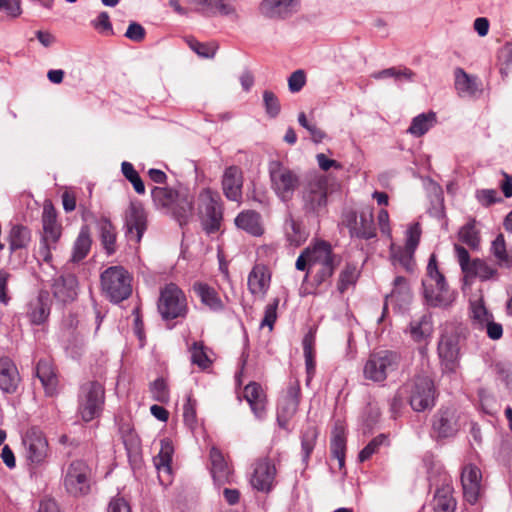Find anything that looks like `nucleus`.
Wrapping results in <instances>:
<instances>
[{"label":"nucleus","mask_w":512,"mask_h":512,"mask_svg":"<svg viewBox=\"0 0 512 512\" xmlns=\"http://www.w3.org/2000/svg\"><path fill=\"white\" fill-rule=\"evenodd\" d=\"M340 264V257L333 253L330 243L319 240L307 246L298 256L295 267L297 270H308L313 283L320 286L327 282Z\"/></svg>","instance_id":"obj_1"},{"label":"nucleus","mask_w":512,"mask_h":512,"mask_svg":"<svg viewBox=\"0 0 512 512\" xmlns=\"http://www.w3.org/2000/svg\"><path fill=\"white\" fill-rule=\"evenodd\" d=\"M422 285L426 303L431 307L447 308L456 299V292L449 288L444 275L439 271L435 254L429 258Z\"/></svg>","instance_id":"obj_2"},{"label":"nucleus","mask_w":512,"mask_h":512,"mask_svg":"<svg viewBox=\"0 0 512 512\" xmlns=\"http://www.w3.org/2000/svg\"><path fill=\"white\" fill-rule=\"evenodd\" d=\"M197 215L207 235L221 232L224 206L220 194L211 188H203L197 197Z\"/></svg>","instance_id":"obj_3"},{"label":"nucleus","mask_w":512,"mask_h":512,"mask_svg":"<svg viewBox=\"0 0 512 512\" xmlns=\"http://www.w3.org/2000/svg\"><path fill=\"white\" fill-rule=\"evenodd\" d=\"M102 291L114 303H120L132 294V275L123 266H111L100 276Z\"/></svg>","instance_id":"obj_4"},{"label":"nucleus","mask_w":512,"mask_h":512,"mask_svg":"<svg viewBox=\"0 0 512 512\" xmlns=\"http://www.w3.org/2000/svg\"><path fill=\"white\" fill-rule=\"evenodd\" d=\"M61 236L62 226L57 221V214L54 208L52 206H44L42 233L37 251L40 260L48 264L52 262V251L57 249Z\"/></svg>","instance_id":"obj_5"},{"label":"nucleus","mask_w":512,"mask_h":512,"mask_svg":"<svg viewBox=\"0 0 512 512\" xmlns=\"http://www.w3.org/2000/svg\"><path fill=\"white\" fill-rule=\"evenodd\" d=\"M342 224L348 228L351 237L371 239L376 236L373 207L365 206L360 210L347 208L342 213Z\"/></svg>","instance_id":"obj_6"},{"label":"nucleus","mask_w":512,"mask_h":512,"mask_svg":"<svg viewBox=\"0 0 512 512\" xmlns=\"http://www.w3.org/2000/svg\"><path fill=\"white\" fill-rule=\"evenodd\" d=\"M105 390L98 381H87L80 386L78 395V412L82 420L90 422L102 411Z\"/></svg>","instance_id":"obj_7"},{"label":"nucleus","mask_w":512,"mask_h":512,"mask_svg":"<svg viewBox=\"0 0 512 512\" xmlns=\"http://www.w3.org/2000/svg\"><path fill=\"white\" fill-rule=\"evenodd\" d=\"M400 362L401 356L395 351L382 350L372 353L364 365V377L373 382H383L388 374L399 368Z\"/></svg>","instance_id":"obj_8"},{"label":"nucleus","mask_w":512,"mask_h":512,"mask_svg":"<svg viewBox=\"0 0 512 512\" xmlns=\"http://www.w3.org/2000/svg\"><path fill=\"white\" fill-rule=\"evenodd\" d=\"M328 197V178L312 175L305 180L301 189V199L305 213L318 214L326 207Z\"/></svg>","instance_id":"obj_9"},{"label":"nucleus","mask_w":512,"mask_h":512,"mask_svg":"<svg viewBox=\"0 0 512 512\" xmlns=\"http://www.w3.org/2000/svg\"><path fill=\"white\" fill-rule=\"evenodd\" d=\"M409 393V404L416 412L432 409L437 397L433 380L426 375H417L406 385Z\"/></svg>","instance_id":"obj_10"},{"label":"nucleus","mask_w":512,"mask_h":512,"mask_svg":"<svg viewBox=\"0 0 512 512\" xmlns=\"http://www.w3.org/2000/svg\"><path fill=\"white\" fill-rule=\"evenodd\" d=\"M63 486L74 497L84 496L90 492L91 469L82 460H74L63 470Z\"/></svg>","instance_id":"obj_11"},{"label":"nucleus","mask_w":512,"mask_h":512,"mask_svg":"<svg viewBox=\"0 0 512 512\" xmlns=\"http://www.w3.org/2000/svg\"><path fill=\"white\" fill-rule=\"evenodd\" d=\"M270 178L276 195L283 202L292 200L295 191L300 185L299 175L288 167L283 166L281 162H273V166L270 168Z\"/></svg>","instance_id":"obj_12"},{"label":"nucleus","mask_w":512,"mask_h":512,"mask_svg":"<svg viewBox=\"0 0 512 512\" xmlns=\"http://www.w3.org/2000/svg\"><path fill=\"white\" fill-rule=\"evenodd\" d=\"M158 310L166 320L184 317L187 313V302L183 291L173 283L166 285L160 293Z\"/></svg>","instance_id":"obj_13"},{"label":"nucleus","mask_w":512,"mask_h":512,"mask_svg":"<svg viewBox=\"0 0 512 512\" xmlns=\"http://www.w3.org/2000/svg\"><path fill=\"white\" fill-rule=\"evenodd\" d=\"M22 443L25 458L30 465L39 466L46 461L49 445L44 433L39 428H29L22 437Z\"/></svg>","instance_id":"obj_14"},{"label":"nucleus","mask_w":512,"mask_h":512,"mask_svg":"<svg viewBox=\"0 0 512 512\" xmlns=\"http://www.w3.org/2000/svg\"><path fill=\"white\" fill-rule=\"evenodd\" d=\"M300 399V383L298 380L291 381L287 387L286 393L279 399L277 404L276 418L278 425L282 429H289L290 421L298 411Z\"/></svg>","instance_id":"obj_15"},{"label":"nucleus","mask_w":512,"mask_h":512,"mask_svg":"<svg viewBox=\"0 0 512 512\" xmlns=\"http://www.w3.org/2000/svg\"><path fill=\"white\" fill-rule=\"evenodd\" d=\"M147 212L138 202H131L125 211V236L130 242L139 244L147 230Z\"/></svg>","instance_id":"obj_16"},{"label":"nucleus","mask_w":512,"mask_h":512,"mask_svg":"<svg viewBox=\"0 0 512 512\" xmlns=\"http://www.w3.org/2000/svg\"><path fill=\"white\" fill-rule=\"evenodd\" d=\"M458 430V416L454 408L442 407L433 415L432 433L437 439L453 437Z\"/></svg>","instance_id":"obj_17"},{"label":"nucleus","mask_w":512,"mask_h":512,"mask_svg":"<svg viewBox=\"0 0 512 512\" xmlns=\"http://www.w3.org/2000/svg\"><path fill=\"white\" fill-rule=\"evenodd\" d=\"M276 474L275 463L268 457L260 458L254 464L250 483L254 489L268 493L275 485Z\"/></svg>","instance_id":"obj_18"},{"label":"nucleus","mask_w":512,"mask_h":512,"mask_svg":"<svg viewBox=\"0 0 512 512\" xmlns=\"http://www.w3.org/2000/svg\"><path fill=\"white\" fill-rule=\"evenodd\" d=\"M36 377L40 380L47 397H55L59 394L60 380L58 371L51 359H40L35 367Z\"/></svg>","instance_id":"obj_19"},{"label":"nucleus","mask_w":512,"mask_h":512,"mask_svg":"<svg viewBox=\"0 0 512 512\" xmlns=\"http://www.w3.org/2000/svg\"><path fill=\"white\" fill-rule=\"evenodd\" d=\"M10 255L21 257L26 253L32 242V231L23 224H11L6 237Z\"/></svg>","instance_id":"obj_20"},{"label":"nucleus","mask_w":512,"mask_h":512,"mask_svg":"<svg viewBox=\"0 0 512 512\" xmlns=\"http://www.w3.org/2000/svg\"><path fill=\"white\" fill-rule=\"evenodd\" d=\"M480 469L475 465H467L463 468L461 474V483L465 500L470 504H475L481 495Z\"/></svg>","instance_id":"obj_21"},{"label":"nucleus","mask_w":512,"mask_h":512,"mask_svg":"<svg viewBox=\"0 0 512 512\" xmlns=\"http://www.w3.org/2000/svg\"><path fill=\"white\" fill-rule=\"evenodd\" d=\"M299 0H263L260 13L268 18L285 19L299 10Z\"/></svg>","instance_id":"obj_22"},{"label":"nucleus","mask_w":512,"mask_h":512,"mask_svg":"<svg viewBox=\"0 0 512 512\" xmlns=\"http://www.w3.org/2000/svg\"><path fill=\"white\" fill-rule=\"evenodd\" d=\"M193 211L194 195L188 188L179 187L178 196L168 213L171 214L180 225H184L187 224L189 219L192 217Z\"/></svg>","instance_id":"obj_23"},{"label":"nucleus","mask_w":512,"mask_h":512,"mask_svg":"<svg viewBox=\"0 0 512 512\" xmlns=\"http://www.w3.org/2000/svg\"><path fill=\"white\" fill-rule=\"evenodd\" d=\"M242 187V170L236 165L227 167L222 177V189L225 197L230 201L241 202Z\"/></svg>","instance_id":"obj_24"},{"label":"nucleus","mask_w":512,"mask_h":512,"mask_svg":"<svg viewBox=\"0 0 512 512\" xmlns=\"http://www.w3.org/2000/svg\"><path fill=\"white\" fill-rule=\"evenodd\" d=\"M210 471L214 482L224 485L231 482L233 470L223 453L216 447H212L209 453Z\"/></svg>","instance_id":"obj_25"},{"label":"nucleus","mask_w":512,"mask_h":512,"mask_svg":"<svg viewBox=\"0 0 512 512\" xmlns=\"http://www.w3.org/2000/svg\"><path fill=\"white\" fill-rule=\"evenodd\" d=\"M270 282L269 268L264 264H256L248 275V290L252 295L264 298L270 287Z\"/></svg>","instance_id":"obj_26"},{"label":"nucleus","mask_w":512,"mask_h":512,"mask_svg":"<svg viewBox=\"0 0 512 512\" xmlns=\"http://www.w3.org/2000/svg\"><path fill=\"white\" fill-rule=\"evenodd\" d=\"M235 226L247 234L260 237L265 232L262 216L251 209L241 211L234 219Z\"/></svg>","instance_id":"obj_27"},{"label":"nucleus","mask_w":512,"mask_h":512,"mask_svg":"<svg viewBox=\"0 0 512 512\" xmlns=\"http://www.w3.org/2000/svg\"><path fill=\"white\" fill-rule=\"evenodd\" d=\"M21 377L17 366L9 357L0 358V389L7 394L17 391Z\"/></svg>","instance_id":"obj_28"},{"label":"nucleus","mask_w":512,"mask_h":512,"mask_svg":"<svg viewBox=\"0 0 512 512\" xmlns=\"http://www.w3.org/2000/svg\"><path fill=\"white\" fill-rule=\"evenodd\" d=\"M78 281L75 275H61L54 280L52 293L56 300L61 303H69L77 297Z\"/></svg>","instance_id":"obj_29"},{"label":"nucleus","mask_w":512,"mask_h":512,"mask_svg":"<svg viewBox=\"0 0 512 512\" xmlns=\"http://www.w3.org/2000/svg\"><path fill=\"white\" fill-rule=\"evenodd\" d=\"M51 310V300L47 291H40L28 304L27 317L34 325L44 324Z\"/></svg>","instance_id":"obj_30"},{"label":"nucleus","mask_w":512,"mask_h":512,"mask_svg":"<svg viewBox=\"0 0 512 512\" xmlns=\"http://www.w3.org/2000/svg\"><path fill=\"white\" fill-rule=\"evenodd\" d=\"M243 397L248 402L253 414L261 419L266 413L267 396L262 386L257 382L248 383L243 390Z\"/></svg>","instance_id":"obj_31"},{"label":"nucleus","mask_w":512,"mask_h":512,"mask_svg":"<svg viewBox=\"0 0 512 512\" xmlns=\"http://www.w3.org/2000/svg\"><path fill=\"white\" fill-rule=\"evenodd\" d=\"M438 354L447 371L455 372L458 367L459 346L452 336H442L438 344Z\"/></svg>","instance_id":"obj_32"},{"label":"nucleus","mask_w":512,"mask_h":512,"mask_svg":"<svg viewBox=\"0 0 512 512\" xmlns=\"http://www.w3.org/2000/svg\"><path fill=\"white\" fill-rule=\"evenodd\" d=\"M174 448L170 439L165 438L160 442V451L154 457V465L159 473V480L170 482L171 462Z\"/></svg>","instance_id":"obj_33"},{"label":"nucleus","mask_w":512,"mask_h":512,"mask_svg":"<svg viewBox=\"0 0 512 512\" xmlns=\"http://www.w3.org/2000/svg\"><path fill=\"white\" fill-rule=\"evenodd\" d=\"M194 293L200 298L203 305L210 310L219 312L224 309V303L218 292L211 286L203 282H195L193 284Z\"/></svg>","instance_id":"obj_34"},{"label":"nucleus","mask_w":512,"mask_h":512,"mask_svg":"<svg viewBox=\"0 0 512 512\" xmlns=\"http://www.w3.org/2000/svg\"><path fill=\"white\" fill-rule=\"evenodd\" d=\"M330 452L332 457L338 460L339 469L344 468L346 453V430L340 422L335 423V426L332 430Z\"/></svg>","instance_id":"obj_35"},{"label":"nucleus","mask_w":512,"mask_h":512,"mask_svg":"<svg viewBox=\"0 0 512 512\" xmlns=\"http://www.w3.org/2000/svg\"><path fill=\"white\" fill-rule=\"evenodd\" d=\"M284 231L287 241L290 245L299 247L308 238L309 232L306 230L302 222L292 215H289L284 223Z\"/></svg>","instance_id":"obj_36"},{"label":"nucleus","mask_w":512,"mask_h":512,"mask_svg":"<svg viewBox=\"0 0 512 512\" xmlns=\"http://www.w3.org/2000/svg\"><path fill=\"white\" fill-rule=\"evenodd\" d=\"M456 505L452 486L447 484L436 490L433 499L434 512H455Z\"/></svg>","instance_id":"obj_37"},{"label":"nucleus","mask_w":512,"mask_h":512,"mask_svg":"<svg viewBox=\"0 0 512 512\" xmlns=\"http://www.w3.org/2000/svg\"><path fill=\"white\" fill-rule=\"evenodd\" d=\"M411 338L416 342L425 341L433 332L432 317L430 314H424L419 319L410 322L408 328Z\"/></svg>","instance_id":"obj_38"},{"label":"nucleus","mask_w":512,"mask_h":512,"mask_svg":"<svg viewBox=\"0 0 512 512\" xmlns=\"http://www.w3.org/2000/svg\"><path fill=\"white\" fill-rule=\"evenodd\" d=\"M437 124V115L434 111L421 113L415 116L407 132L415 137H421Z\"/></svg>","instance_id":"obj_39"},{"label":"nucleus","mask_w":512,"mask_h":512,"mask_svg":"<svg viewBox=\"0 0 512 512\" xmlns=\"http://www.w3.org/2000/svg\"><path fill=\"white\" fill-rule=\"evenodd\" d=\"M91 245L92 238L90 229L87 225H84L80 229V232L74 242L71 261L77 263L83 260L90 252Z\"/></svg>","instance_id":"obj_40"},{"label":"nucleus","mask_w":512,"mask_h":512,"mask_svg":"<svg viewBox=\"0 0 512 512\" xmlns=\"http://www.w3.org/2000/svg\"><path fill=\"white\" fill-rule=\"evenodd\" d=\"M411 290L406 278L402 276H398L394 280V287L389 295L385 297V306L387 307V302H396L400 306L403 304H407L411 300Z\"/></svg>","instance_id":"obj_41"},{"label":"nucleus","mask_w":512,"mask_h":512,"mask_svg":"<svg viewBox=\"0 0 512 512\" xmlns=\"http://www.w3.org/2000/svg\"><path fill=\"white\" fill-rule=\"evenodd\" d=\"M455 88L461 96H475L479 91L477 78L467 74L462 68L455 70Z\"/></svg>","instance_id":"obj_42"},{"label":"nucleus","mask_w":512,"mask_h":512,"mask_svg":"<svg viewBox=\"0 0 512 512\" xmlns=\"http://www.w3.org/2000/svg\"><path fill=\"white\" fill-rule=\"evenodd\" d=\"M315 341H316L315 332L312 330H310L304 336L303 341H302L308 382L312 379V377L315 373V369H316Z\"/></svg>","instance_id":"obj_43"},{"label":"nucleus","mask_w":512,"mask_h":512,"mask_svg":"<svg viewBox=\"0 0 512 512\" xmlns=\"http://www.w3.org/2000/svg\"><path fill=\"white\" fill-rule=\"evenodd\" d=\"M178 196V189L171 187H154L151 191V197L155 206L159 209L169 212L172 204Z\"/></svg>","instance_id":"obj_44"},{"label":"nucleus","mask_w":512,"mask_h":512,"mask_svg":"<svg viewBox=\"0 0 512 512\" xmlns=\"http://www.w3.org/2000/svg\"><path fill=\"white\" fill-rule=\"evenodd\" d=\"M99 229L103 248L108 255H112L116 251V228L109 219L102 218L99 221Z\"/></svg>","instance_id":"obj_45"},{"label":"nucleus","mask_w":512,"mask_h":512,"mask_svg":"<svg viewBox=\"0 0 512 512\" xmlns=\"http://www.w3.org/2000/svg\"><path fill=\"white\" fill-rule=\"evenodd\" d=\"M470 317L473 328L478 330H484L485 324L493 319V315L485 307L483 299L471 302Z\"/></svg>","instance_id":"obj_46"},{"label":"nucleus","mask_w":512,"mask_h":512,"mask_svg":"<svg viewBox=\"0 0 512 512\" xmlns=\"http://www.w3.org/2000/svg\"><path fill=\"white\" fill-rule=\"evenodd\" d=\"M491 252L500 267L512 268V254L506 249V242L503 234L497 235L494 239L491 245Z\"/></svg>","instance_id":"obj_47"},{"label":"nucleus","mask_w":512,"mask_h":512,"mask_svg":"<svg viewBox=\"0 0 512 512\" xmlns=\"http://www.w3.org/2000/svg\"><path fill=\"white\" fill-rule=\"evenodd\" d=\"M318 428L308 423L301 432V449L303 454V460L307 461L314 450L317 438Z\"/></svg>","instance_id":"obj_48"},{"label":"nucleus","mask_w":512,"mask_h":512,"mask_svg":"<svg viewBox=\"0 0 512 512\" xmlns=\"http://www.w3.org/2000/svg\"><path fill=\"white\" fill-rule=\"evenodd\" d=\"M360 271L357 266L347 263L339 274L337 282V290L340 294H344L350 286H354L358 280Z\"/></svg>","instance_id":"obj_49"},{"label":"nucleus","mask_w":512,"mask_h":512,"mask_svg":"<svg viewBox=\"0 0 512 512\" xmlns=\"http://www.w3.org/2000/svg\"><path fill=\"white\" fill-rule=\"evenodd\" d=\"M391 258L394 263L400 264L406 270H411L413 265L414 250L409 249L407 246L391 245Z\"/></svg>","instance_id":"obj_50"},{"label":"nucleus","mask_w":512,"mask_h":512,"mask_svg":"<svg viewBox=\"0 0 512 512\" xmlns=\"http://www.w3.org/2000/svg\"><path fill=\"white\" fill-rule=\"evenodd\" d=\"M381 446H389V438L386 434H379L373 438L359 453L360 462H365L372 455L379 452Z\"/></svg>","instance_id":"obj_51"},{"label":"nucleus","mask_w":512,"mask_h":512,"mask_svg":"<svg viewBox=\"0 0 512 512\" xmlns=\"http://www.w3.org/2000/svg\"><path fill=\"white\" fill-rule=\"evenodd\" d=\"M466 273L479 277L481 280H488L497 274V270L488 265L484 260L477 258L472 260L471 267Z\"/></svg>","instance_id":"obj_52"},{"label":"nucleus","mask_w":512,"mask_h":512,"mask_svg":"<svg viewBox=\"0 0 512 512\" xmlns=\"http://www.w3.org/2000/svg\"><path fill=\"white\" fill-rule=\"evenodd\" d=\"M236 0H213L212 10L209 17L221 15L238 19V14L235 8Z\"/></svg>","instance_id":"obj_53"},{"label":"nucleus","mask_w":512,"mask_h":512,"mask_svg":"<svg viewBox=\"0 0 512 512\" xmlns=\"http://www.w3.org/2000/svg\"><path fill=\"white\" fill-rule=\"evenodd\" d=\"M415 73L409 68L397 69L396 67H390L372 74L374 79H384L393 77L396 80L405 79L406 81H412Z\"/></svg>","instance_id":"obj_54"},{"label":"nucleus","mask_w":512,"mask_h":512,"mask_svg":"<svg viewBox=\"0 0 512 512\" xmlns=\"http://www.w3.org/2000/svg\"><path fill=\"white\" fill-rule=\"evenodd\" d=\"M262 97L267 116L272 119L277 118L281 112V104L277 95L270 90H264Z\"/></svg>","instance_id":"obj_55"},{"label":"nucleus","mask_w":512,"mask_h":512,"mask_svg":"<svg viewBox=\"0 0 512 512\" xmlns=\"http://www.w3.org/2000/svg\"><path fill=\"white\" fill-rule=\"evenodd\" d=\"M121 170L125 178L133 185L135 192L138 194H144L145 185L132 163L122 162Z\"/></svg>","instance_id":"obj_56"},{"label":"nucleus","mask_w":512,"mask_h":512,"mask_svg":"<svg viewBox=\"0 0 512 512\" xmlns=\"http://www.w3.org/2000/svg\"><path fill=\"white\" fill-rule=\"evenodd\" d=\"M459 239L461 242L468 245L470 248L475 249L479 246L480 237L476 230L475 222H469L463 226L459 232Z\"/></svg>","instance_id":"obj_57"},{"label":"nucleus","mask_w":512,"mask_h":512,"mask_svg":"<svg viewBox=\"0 0 512 512\" xmlns=\"http://www.w3.org/2000/svg\"><path fill=\"white\" fill-rule=\"evenodd\" d=\"M190 351L191 361L193 364H196L201 369H206L211 365V360L209 359L206 351L204 350V346L202 343H193Z\"/></svg>","instance_id":"obj_58"},{"label":"nucleus","mask_w":512,"mask_h":512,"mask_svg":"<svg viewBox=\"0 0 512 512\" xmlns=\"http://www.w3.org/2000/svg\"><path fill=\"white\" fill-rule=\"evenodd\" d=\"M188 45L195 53L203 58H213L217 50L215 43H202L195 39L189 40Z\"/></svg>","instance_id":"obj_59"},{"label":"nucleus","mask_w":512,"mask_h":512,"mask_svg":"<svg viewBox=\"0 0 512 512\" xmlns=\"http://www.w3.org/2000/svg\"><path fill=\"white\" fill-rule=\"evenodd\" d=\"M280 300L278 298L273 299L272 303L268 304L265 308L264 317L261 321V327H268L272 331L274 324L277 320V308Z\"/></svg>","instance_id":"obj_60"},{"label":"nucleus","mask_w":512,"mask_h":512,"mask_svg":"<svg viewBox=\"0 0 512 512\" xmlns=\"http://www.w3.org/2000/svg\"><path fill=\"white\" fill-rule=\"evenodd\" d=\"M153 398L161 403L169 400V391L166 382L162 378L156 379L151 387Z\"/></svg>","instance_id":"obj_61"},{"label":"nucleus","mask_w":512,"mask_h":512,"mask_svg":"<svg viewBox=\"0 0 512 512\" xmlns=\"http://www.w3.org/2000/svg\"><path fill=\"white\" fill-rule=\"evenodd\" d=\"M0 10L12 18H18L22 14L21 0H0Z\"/></svg>","instance_id":"obj_62"},{"label":"nucleus","mask_w":512,"mask_h":512,"mask_svg":"<svg viewBox=\"0 0 512 512\" xmlns=\"http://www.w3.org/2000/svg\"><path fill=\"white\" fill-rule=\"evenodd\" d=\"M305 84L306 74L301 69L294 71L288 78V87L292 93L299 92Z\"/></svg>","instance_id":"obj_63"},{"label":"nucleus","mask_w":512,"mask_h":512,"mask_svg":"<svg viewBox=\"0 0 512 512\" xmlns=\"http://www.w3.org/2000/svg\"><path fill=\"white\" fill-rule=\"evenodd\" d=\"M92 25L100 33L113 34L110 17L106 11L100 12L97 18L92 21Z\"/></svg>","instance_id":"obj_64"}]
</instances>
